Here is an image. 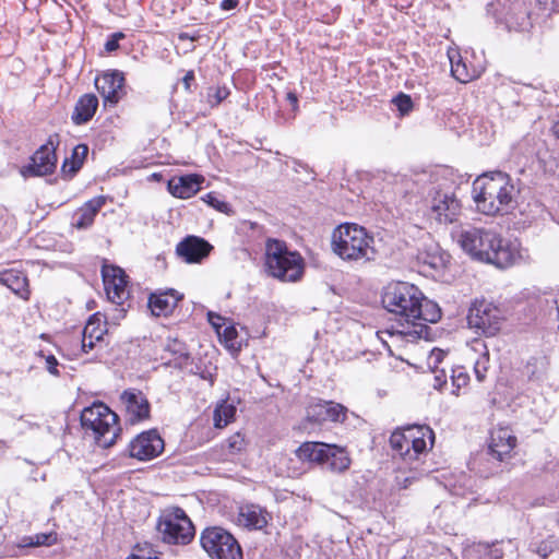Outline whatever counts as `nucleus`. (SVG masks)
<instances>
[{
  "instance_id": "1",
  "label": "nucleus",
  "mask_w": 559,
  "mask_h": 559,
  "mask_svg": "<svg viewBox=\"0 0 559 559\" xmlns=\"http://www.w3.org/2000/svg\"><path fill=\"white\" fill-rule=\"evenodd\" d=\"M381 302L384 309L399 317L396 326L386 332L408 342L428 338L430 328L427 323H436L441 318L439 306L426 299L418 287L406 282L388 284Z\"/></svg>"
},
{
  "instance_id": "2",
  "label": "nucleus",
  "mask_w": 559,
  "mask_h": 559,
  "mask_svg": "<svg viewBox=\"0 0 559 559\" xmlns=\"http://www.w3.org/2000/svg\"><path fill=\"white\" fill-rule=\"evenodd\" d=\"M457 241L472 258L499 269L511 266L519 258L516 250L490 229L469 227L461 231Z\"/></svg>"
},
{
  "instance_id": "3",
  "label": "nucleus",
  "mask_w": 559,
  "mask_h": 559,
  "mask_svg": "<svg viewBox=\"0 0 559 559\" xmlns=\"http://www.w3.org/2000/svg\"><path fill=\"white\" fill-rule=\"evenodd\" d=\"M473 194L477 210L486 215L507 213L515 204V188L510 177L501 171L477 178L473 183Z\"/></svg>"
},
{
  "instance_id": "4",
  "label": "nucleus",
  "mask_w": 559,
  "mask_h": 559,
  "mask_svg": "<svg viewBox=\"0 0 559 559\" xmlns=\"http://www.w3.org/2000/svg\"><path fill=\"white\" fill-rule=\"evenodd\" d=\"M373 238L356 224L338 226L332 235V249L343 260L371 261L376 258Z\"/></svg>"
},
{
  "instance_id": "5",
  "label": "nucleus",
  "mask_w": 559,
  "mask_h": 559,
  "mask_svg": "<svg viewBox=\"0 0 559 559\" xmlns=\"http://www.w3.org/2000/svg\"><path fill=\"white\" fill-rule=\"evenodd\" d=\"M80 420L82 428L99 447L109 448L116 443L120 432L119 417L104 403L98 402L85 407Z\"/></svg>"
},
{
  "instance_id": "6",
  "label": "nucleus",
  "mask_w": 559,
  "mask_h": 559,
  "mask_svg": "<svg viewBox=\"0 0 559 559\" xmlns=\"http://www.w3.org/2000/svg\"><path fill=\"white\" fill-rule=\"evenodd\" d=\"M265 265L269 274L283 282H296L302 274V258L289 251L284 241L267 239Z\"/></svg>"
},
{
  "instance_id": "7",
  "label": "nucleus",
  "mask_w": 559,
  "mask_h": 559,
  "mask_svg": "<svg viewBox=\"0 0 559 559\" xmlns=\"http://www.w3.org/2000/svg\"><path fill=\"white\" fill-rule=\"evenodd\" d=\"M433 447L435 433L429 426L414 425L403 430H395L390 437V444L393 451L404 460H417L420 454Z\"/></svg>"
},
{
  "instance_id": "8",
  "label": "nucleus",
  "mask_w": 559,
  "mask_h": 559,
  "mask_svg": "<svg viewBox=\"0 0 559 559\" xmlns=\"http://www.w3.org/2000/svg\"><path fill=\"white\" fill-rule=\"evenodd\" d=\"M297 457L302 462L325 464L334 473L349 468L350 459L344 448L324 442H304L296 450Z\"/></svg>"
},
{
  "instance_id": "9",
  "label": "nucleus",
  "mask_w": 559,
  "mask_h": 559,
  "mask_svg": "<svg viewBox=\"0 0 559 559\" xmlns=\"http://www.w3.org/2000/svg\"><path fill=\"white\" fill-rule=\"evenodd\" d=\"M156 530L163 542L186 545L194 536V527L186 512L178 507L166 509L159 516Z\"/></svg>"
},
{
  "instance_id": "10",
  "label": "nucleus",
  "mask_w": 559,
  "mask_h": 559,
  "mask_svg": "<svg viewBox=\"0 0 559 559\" xmlns=\"http://www.w3.org/2000/svg\"><path fill=\"white\" fill-rule=\"evenodd\" d=\"M487 14L509 31H527L532 23L527 0H495L487 5Z\"/></svg>"
},
{
  "instance_id": "11",
  "label": "nucleus",
  "mask_w": 559,
  "mask_h": 559,
  "mask_svg": "<svg viewBox=\"0 0 559 559\" xmlns=\"http://www.w3.org/2000/svg\"><path fill=\"white\" fill-rule=\"evenodd\" d=\"M200 544L211 559H242V549L238 540L221 526L204 528Z\"/></svg>"
},
{
  "instance_id": "12",
  "label": "nucleus",
  "mask_w": 559,
  "mask_h": 559,
  "mask_svg": "<svg viewBox=\"0 0 559 559\" xmlns=\"http://www.w3.org/2000/svg\"><path fill=\"white\" fill-rule=\"evenodd\" d=\"M501 310L486 299H475L468 309L467 324L478 335L495 336L502 325Z\"/></svg>"
},
{
  "instance_id": "13",
  "label": "nucleus",
  "mask_w": 559,
  "mask_h": 559,
  "mask_svg": "<svg viewBox=\"0 0 559 559\" xmlns=\"http://www.w3.org/2000/svg\"><path fill=\"white\" fill-rule=\"evenodd\" d=\"M58 145V134L50 135L47 142L32 155L29 164L22 167V176L43 177L51 175L57 167L56 150Z\"/></svg>"
},
{
  "instance_id": "14",
  "label": "nucleus",
  "mask_w": 559,
  "mask_h": 559,
  "mask_svg": "<svg viewBox=\"0 0 559 559\" xmlns=\"http://www.w3.org/2000/svg\"><path fill=\"white\" fill-rule=\"evenodd\" d=\"M461 202L453 192L438 190L430 201V215L439 224L455 222L461 213Z\"/></svg>"
},
{
  "instance_id": "15",
  "label": "nucleus",
  "mask_w": 559,
  "mask_h": 559,
  "mask_svg": "<svg viewBox=\"0 0 559 559\" xmlns=\"http://www.w3.org/2000/svg\"><path fill=\"white\" fill-rule=\"evenodd\" d=\"M163 450L164 440L155 429L138 435L129 444L130 456L139 461H150L158 456Z\"/></svg>"
},
{
  "instance_id": "16",
  "label": "nucleus",
  "mask_w": 559,
  "mask_h": 559,
  "mask_svg": "<svg viewBox=\"0 0 559 559\" xmlns=\"http://www.w3.org/2000/svg\"><path fill=\"white\" fill-rule=\"evenodd\" d=\"M102 276L108 299L112 304L122 305L129 295L123 270L114 265H104Z\"/></svg>"
},
{
  "instance_id": "17",
  "label": "nucleus",
  "mask_w": 559,
  "mask_h": 559,
  "mask_svg": "<svg viewBox=\"0 0 559 559\" xmlns=\"http://www.w3.org/2000/svg\"><path fill=\"white\" fill-rule=\"evenodd\" d=\"M347 408L333 401H319L307 408V419L311 423L321 424L324 421H344Z\"/></svg>"
},
{
  "instance_id": "18",
  "label": "nucleus",
  "mask_w": 559,
  "mask_h": 559,
  "mask_svg": "<svg viewBox=\"0 0 559 559\" xmlns=\"http://www.w3.org/2000/svg\"><path fill=\"white\" fill-rule=\"evenodd\" d=\"M213 247L203 238L187 236L176 247V253L187 263H200Z\"/></svg>"
},
{
  "instance_id": "19",
  "label": "nucleus",
  "mask_w": 559,
  "mask_h": 559,
  "mask_svg": "<svg viewBox=\"0 0 559 559\" xmlns=\"http://www.w3.org/2000/svg\"><path fill=\"white\" fill-rule=\"evenodd\" d=\"M120 400L132 424L150 417V403L142 391L126 390L121 393Z\"/></svg>"
},
{
  "instance_id": "20",
  "label": "nucleus",
  "mask_w": 559,
  "mask_h": 559,
  "mask_svg": "<svg viewBox=\"0 0 559 559\" xmlns=\"http://www.w3.org/2000/svg\"><path fill=\"white\" fill-rule=\"evenodd\" d=\"M183 295L176 289H158L148 296L147 306L153 316L167 317L173 313Z\"/></svg>"
},
{
  "instance_id": "21",
  "label": "nucleus",
  "mask_w": 559,
  "mask_h": 559,
  "mask_svg": "<svg viewBox=\"0 0 559 559\" xmlns=\"http://www.w3.org/2000/svg\"><path fill=\"white\" fill-rule=\"evenodd\" d=\"M123 85V74L118 70L104 73L95 80V86L103 96L104 102L110 104H117L119 102V93L122 91Z\"/></svg>"
},
{
  "instance_id": "22",
  "label": "nucleus",
  "mask_w": 559,
  "mask_h": 559,
  "mask_svg": "<svg viewBox=\"0 0 559 559\" xmlns=\"http://www.w3.org/2000/svg\"><path fill=\"white\" fill-rule=\"evenodd\" d=\"M515 444L516 438L511 431L508 428H499L491 432L489 452L498 461H503L504 456L510 454Z\"/></svg>"
},
{
  "instance_id": "23",
  "label": "nucleus",
  "mask_w": 559,
  "mask_h": 559,
  "mask_svg": "<svg viewBox=\"0 0 559 559\" xmlns=\"http://www.w3.org/2000/svg\"><path fill=\"white\" fill-rule=\"evenodd\" d=\"M203 180L202 176L194 174L173 178L168 181V190L176 198L188 199L200 190Z\"/></svg>"
},
{
  "instance_id": "24",
  "label": "nucleus",
  "mask_w": 559,
  "mask_h": 559,
  "mask_svg": "<svg viewBox=\"0 0 559 559\" xmlns=\"http://www.w3.org/2000/svg\"><path fill=\"white\" fill-rule=\"evenodd\" d=\"M0 283L22 299L27 300L29 298L28 280L23 272L7 270L0 274Z\"/></svg>"
},
{
  "instance_id": "25",
  "label": "nucleus",
  "mask_w": 559,
  "mask_h": 559,
  "mask_svg": "<svg viewBox=\"0 0 559 559\" xmlns=\"http://www.w3.org/2000/svg\"><path fill=\"white\" fill-rule=\"evenodd\" d=\"M98 108V98L94 94H85L75 104L72 121L76 126L88 122Z\"/></svg>"
},
{
  "instance_id": "26",
  "label": "nucleus",
  "mask_w": 559,
  "mask_h": 559,
  "mask_svg": "<svg viewBox=\"0 0 559 559\" xmlns=\"http://www.w3.org/2000/svg\"><path fill=\"white\" fill-rule=\"evenodd\" d=\"M106 203V198L103 195L88 200L82 207L78 210L75 216L78 217L74 226L79 229H85L90 227L98 211Z\"/></svg>"
},
{
  "instance_id": "27",
  "label": "nucleus",
  "mask_w": 559,
  "mask_h": 559,
  "mask_svg": "<svg viewBox=\"0 0 559 559\" xmlns=\"http://www.w3.org/2000/svg\"><path fill=\"white\" fill-rule=\"evenodd\" d=\"M88 154V146L86 144L76 145L70 157H67L61 166V173L66 178H72L82 168L84 160Z\"/></svg>"
},
{
  "instance_id": "28",
  "label": "nucleus",
  "mask_w": 559,
  "mask_h": 559,
  "mask_svg": "<svg viewBox=\"0 0 559 559\" xmlns=\"http://www.w3.org/2000/svg\"><path fill=\"white\" fill-rule=\"evenodd\" d=\"M240 518L245 526L262 528L267 524L262 509L258 506H246L240 510Z\"/></svg>"
},
{
  "instance_id": "29",
  "label": "nucleus",
  "mask_w": 559,
  "mask_h": 559,
  "mask_svg": "<svg viewBox=\"0 0 559 559\" xmlns=\"http://www.w3.org/2000/svg\"><path fill=\"white\" fill-rule=\"evenodd\" d=\"M106 332L107 330L105 324H103L102 316L97 312L90 317L82 334H84V338L102 341Z\"/></svg>"
},
{
  "instance_id": "30",
  "label": "nucleus",
  "mask_w": 559,
  "mask_h": 559,
  "mask_svg": "<svg viewBox=\"0 0 559 559\" xmlns=\"http://www.w3.org/2000/svg\"><path fill=\"white\" fill-rule=\"evenodd\" d=\"M235 415L236 407L233 404L223 401L214 409V426L216 428L226 427L234 419Z\"/></svg>"
},
{
  "instance_id": "31",
  "label": "nucleus",
  "mask_w": 559,
  "mask_h": 559,
  "mask_svg": "<svg viewBox=\"0 0 559 559\" xmlns=\"http://www.w3.org/2000/svg\"><path fill=\"white\" fill-rule=\"evenodd\" d=\"M478 346L484 350L474 362V372L479 382L484 381L489 367V352L484 342H475L474 349L478 350Z\"/></svg>"
},
{
  "instance_id": "32",
  "label": "nucleus",
  "mask_w": 559,
  "mask_h": 559,
  "mask_svg": "<svg viewBox=\"0 0 559 559\" xmlns=\"http://www.w3.org/2000/svg\"><path fill=\"white\" fill-rule=\"evenodd\" d=\"M57 542V534L50 533H38L33 536H24L21 540V547H39V546H51Z\"/></svg>"
},
{
  "instance_id": "33",
  "label": "nucleus",
  "mask_w": 559,
  "mask_h": 559,
  "mask_svg": "<svg viewBox=\"0 0 559 559\" xmlns=\"http://www.w3.org/2000/svg\"><path fill=\"white\" fill-rule=\"evenodd\" d=\"M451 60V73L453 78H455L459 82L466 83L473 79V75L468 72L467 67L464 62L459 59L454 62L453 58L450 57Z\"/></svg>"
},
{
  "instance_id": "34",
  "label": "nucleus",
  "mask_w": 559,
  "mask_h": 559,
  "mask_svg": "<svg viewBox=\"0 0 559 559\" xmlns=\"http://www.w3.org/2000/svg\"><path fill=\"white\" fill-rule=\"evenodd\" d=\"M469 381L468 374L464 371L463 367L452 369L451 384L453 386L452 393L459 395L461 388L465 386Z\"/></svg>"
},
{
  "instance_id": "35",
  "label": "nucleus",
  "mask_w": 559,
  "mask_h": 559,
  "mask_svg": "<svg viewBox=\"0 0 559 559\" xmlns=\"http://www.w3.org/2000/svg\"><path fill=\"white\" fill-rule=\"evenodd\" d=\"M229 93L226 86L210 87L207 90V103L211 107H216L228 97Z\"/></svg>"
},
{
  "instance_id": "36",
  "label": "nucleus",
  "mask_w": 559,
  "mask_h": 559,
  "mask_svg": "<svg viewBox=\"0 0 559 559\" xmlns=\"http://www.w3.org/2000/svg\"><path fill=\"white\" fill-rule=\"evenodd\" d=\"M227 449L231 454H236L241 452L246 447V441L243 436L240 432L234 433L230 436L227 441Z\"/></svg>"
},
{
  "instance_id": "37",
  "label": "nucleus",
  "mask_w": 559,
  "mask_h": 559,
  "mask_svg": "<svg viewBox=\"0 0 559 559\" xmlns=\"http://www.w3.org/2000/svg\"><path fill=\"white\" fill-rule=\"evenodd\" d=\"M393 103L402 115H406L413 109V100L411 96L404 93H400L393 99Z\"/></svg>"
},
{
  "instance_id": "38",
  "label": "nucleus",
  "mask_w": 559,
  "mask_h": 559,
  "mask_svg": "<svg viewBox=\"0 0 559 559\" xmlns=\"http://www.w3.org/2000/svg\"><path fill=\"white\" fill-rule=\"evenodd\" d=\"M210 206L222 213H228L230 211L229 204L219 200L217 195L213 192H210L203 199Z\"/></svg>"
},
{
  "instance_id": "39",
  "label": "nucleus",
  "mask_w": 559,
  "mask_h": 559,
  "mask_svg": "<svg viewBox=\"0 0 559 559\" xmlns=\"http://www.w3.org/2000/svg\"><path fill=\"white\" fill-rule=\"evenodd\" d=\"M419 476L417 473L411 472V475L399 473L395 477L396 485L400 489H407L413 483L417 481Z\"/></svg>"
},
{
  "instance_id": "40",
  "label": "nucleus",
  "mask_w": 559,
  "mask_h": 559,
  "mask_svg": "<svg viewBox=\"0 0 559 559\" xmlns=\"http://www.w3.org/2000/svg\"><path fill=\"white\" fill-rule=\"evenodd\" d=\"M535 2L538 9L548 16L558 11V0H535Z\"/></svg>"
},
{
  "instance_id": "41",
  "label": "nucleus",
  "mask_w": 559,
  "mask_h": 559,
  "mask_svg": "<svg viewBox=\"0 0 559 559\" xmlns=\"http://www.w3.org/2000/svg\"><path fill=\"white\" fill-rule=\"evenodd\" d=\"M224 338L226 346L233 348L235 346V340L238 335L237 330L233 325L225 326L224 331L218 334Z\"/></svg>"
},
{
  "instance_id": "42",
  "label": "nucleus",
  "mask_w": 559,
  "mask_h": 559,
  "mask_svg": "<svg viewBox=\"0 0 559 559\" xmlns=\"http://www.w3.org/2000/svg\"><path fill=\"white\" fill-rule=\"evenodd\" d=\"M126 35L122 32L114 33L109 36L105 43V50L107 52H114L119 48V40L124 38Z\"/></svg>"
},
{
  "instance_id": "43",
  "label": "nucleus",
  "mask_w": 559,
  "mask_h": 559,
  "mask_svg": "<svg viewBox=\"0 0 559 559\" xmlns=\"http://www.w3.org/2000/svg\"><path fill=\"white\" fill-rule=\"evenodd\" d=\"M166 349L174 355H178L179 357L187 355L185 344L177 340L169 341L166 345Z\"/></svg>"
},
{
  "instance_id": "44",
  "label": "nucleus",
  "mask_w": 559,
  "mask_h": 559,
  "mask_svg": "<svg viewBox=\"0 0 559 559\" xmlns=\"http://www.w3.org/2000/svg\"><path fill=\"white\" fill-rule=\"evenodd\" d=\"M556 544V542H543L538 548H537V554L543 558V559H546L548 557L549 554H551L554 551V545Z\"/></svg>"
},
{
  "instance_id": "45",
  "label": "nucleus",
  "mask_w": 559,
  "mask_h": 559,
  "mask_svg": "<svg viewBox=\"0 0 559 559\" xmlns=\"http://www.w3.org/2000/svg\"><path fill=\"white\" fill-rule=\"evenodd\" d=\"M447 383V374L444 370H441L439 373L436 372L433 386L438 390H443Z\"/></svg>"
},
{
  "instance_id": "46",
  "label": "nucleus",
  "mask_w": 559,
  "mask_h": 559,
  "mask_svg": "<svg viewBox=\"0 0 559 559\" xmlns=\"http://www.w3.org/2000/svg\"><path fill=\"white\" fill-rule=\"evenodd\" d=\"M46 365H47V370L53 374V376H59V371L57 369V366H58V360L56 359L55 356L52 355H49L47 358H46Z\"/></svg>"
},
{
  "instance_id": "47",
  "label": "nucleus",
  "mask_w": 559,
  "mask_h": 559,
  "mask_svg": "<svg viewBox=\"0 0 559 559\" xmlns=\"http://www.w3.org/2000/svg\"><path fill=\"white\" fill-rule=\"evenodd\" d=\"M209 322L216 329L217 333L221 334V322L224 320V318L217 313L209 312Z\"/></svg>"
},
{
  "instance_id": "48",
  "label": "nucleus",
  "mask_w": 559,
  "mask_h": 559,
  "mask_svg": "<svg viewBox=\"0 0 559 559\" xmlns=\"http://www.w3.org/2000/svg\"><path fill=\"white\" fill-rule=\"evenodd\" d=\"M97 342L98 341H96V340L84 338V334H82V345H81L82 352L90 353L92 349H94Z\"/></svg>"
},
{
  "instance_id": "49",
  "label": "nucleus",
  "mask_w": 559,
  "mask_h": 559,
  "mask_svg": "<svg viewBox=\"0 0 559 559\" xmlns=\"http://www.w3.org/2000/svg\"><path fill=\"white\" fill-rule=\"evenodd\" d=\"M238 5V0H223L221 8L225 11L233 10Z\"/></svg>"
},
{
  "instance_id": "50",
  "label": "nucleus",
  "mask_w": 559,
  "mask_h": 559,
  "mask_svg": "<svg viewBox=\"0 0 559 559\" xmlns=\"http://www.w3.org/2000/svg\"><path fill=\"white\" fill-rule=\"evenodd\" d=\"M542 162L545 163V170L547 171H551V173H555L556 171V168L558 167V164L556 162V159H554L552 162H546L545 158H540Z\"/></svg>"
},
{
  "instance_id": "51",
  "label": "nucleus",
  "mask_w": 559,
  "mask_h": 559,
  "mask_svg": "<svg viewBox=\"0 0 559 559\" xmlns=\"http://www.w3.org/2000/svg\"><path fill=\"white\" fill-rule=\"evenodd\" d=\"M287 100L293 105L294 108L298 105V97L295 93L289 92L287 93Z\"/></svg>"
},
{
  "instance_id": "52",
  "label": "nucleus",
  "mask_w": 559,
  "mask_h": 559,
  "mask_svg": "<svg viewBox=\"0 0 559 559\" xmlns=\"http://www.w3.org/2000/svg\"><path fill=\"white\" fill-rule=\"evenodd\" d=\"M128 559H157L156 556H143V555H138V554H133L131 557H129Z\"/></svg>"
},
{
  "instance_id": "53",
  "label": "nucleus",
  "mask_w": 559,
  "mask_h": 559,
  "mask_svg": "<svg viewBox=\"0 0 559 559\" xmlns=\"http://www.w3.org/2000/svg\"><path fill=\"white\" fill-rule=\"evenodd\" d=\"M194 79V75H193V72L192 71H189L185 78H183V83L186 84L187 87H189V84H190V81H192Z\"/></svg>"
},
{
  "instance_id": "54",
  "label": "nucleus",
  "mask_w": 559,
  "mask_h": 559,
  "mask_svg": "<svg viewBox=\"0 0 559 559\" xmlns=\"http://www.w3.org/2000/svg\"><path fill=\"white\" fill-rule=\"evenodd\" d=\"M8 445L4 441L0 440V456L5 453Z\"/></svg>"
},
{
  "instance_id": "55",
  "label": "nucleus",
  "mask_w": 559,
  "mask_h": 559,
  "mask_svg": "<svg viewBox=\"0 0 559 559\" xmlns=\"http://www.w3.org/2000/svg\"><path fill=\"white\" fill-rule=\"evenodd\" d=\"M558 123H555L552 127V131L556 134V136H559V131H557Z\"/></svg>"
},
{
  "instance_id": "56",
  "label": "nucleus",
  "mask_w": 559,
  "mask_h": 559,
  "mask_svg": "<svg viewBox=\"0 0 559 559\" xmlns=\"http://www.w3.org/2000/svg\"><path fill=\"white\" fill-rule=\"evenodd\" d=\"M179 38H180V39H187V38H190V37L188 36V34H187V33H181V34L179 35Z\"/></svg>"
},
{
  "instance_id": "57",
  "label": "nucleus",
  "mask_w": 559,
  "mask_h": 559,
  "mask_svg": "<svg viewBox=\"0 0 559 559\" xmlns=\"http://www.w3.org/2000/svg\"><path fill=\"white\" fill-rule=\"evenodd\" d=\"M26 425H28L29 427H33L34 425H32L29 421H25Z\"/></svg>"
},
{
  "instance_id": "58",
  "label": "nucleus",
  "mask_w": 559,
  "mask_h": 559,
  "mask_svg": "<svg viewBox=\"0 0 559 559\" xmlns=\"http://www.w3.org/2000/svg\"><path fill=\"white\" fill-rule=\"evenodd\" d=\"M440 355H442V350H439L437 356L439 357Z\"/></svg>"
}]
</instances>
